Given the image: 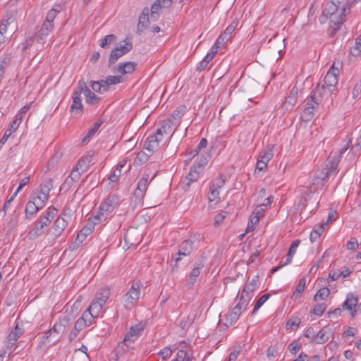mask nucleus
I'll use <instances>...</instances> for the list:
<instances>
[{
	"mask_svg": "<svg viewBox=\"0 0 361 361\" xmlns=\"http://www.w3.org/2000/svg\"><path fill=\"white\" fill-rule=\"evenodd\" d=\"M350 13L349 6L339 5L336 1L328 2L319 17V22L324 24L329 19V27L333 32H336L345 20V16Z\"/></svg>",
	"mask_w": 361,
	"mask_h": 361,
	"instance_id": "1",
	"label": "nucleus"
},
{
	"mask_svg": "<svg viewBox=\"0 0 361 361\" xmlns=\"http://www.w3.org/2000/svg\"><path fill=\"white\" fill-rule=\"evenodd\" d=\"M120 197L116 194L109 195L99 207L98 214L94 219L105 223L111 217L114 210L120 204Z\"/></svg>",
	"mask_w": 361,
	"mask_h": 361,
	"instance_id": "2",
	"label": "nucleus"
},
{
	"mask_svg": "<svg viewBox=\"0 0 361 361\" xmlns=\"http://www.w3.org/2000/svg\"><path fill=\"white\" fill-rule=\"evenodd\" d=\"M56 213L57 209L56 208L49 207L47 211L39 216L35 227L30 231L28 233L30 238L34 239L41 235L44 233V228L50 224Z\"/></svg>",
	"mask_w": 361,
	"mask_h": 361,
	"instance_id": "3",
	"label": "nucleus"
},
{
	"mask_svg": "<svg viewBox=\"0 0 361 361\" xmlns=\"http://www.w3.org/2000/svg\"><path fill=\"white\" fill-rule=\"evenodd\" d=\"M53 30V28H51L44 25H42L40 30L35 37H30L26 39V41L22 44V49L25 50L32 45L36 43V49H42L44 47V44L46 43V38L50 34V32Z\"/></svg>",
	"mask_w": 361,
	"mask_h": 361,
	"instance_id": "4",
	"label": "nucleus"
},
{
	"mask_svg": "<svg viewBox=\"0 0 361 361\" xmlns=\"http://www.w3.org/2000/svg\"><path fill=\"white\" fill-rule=\"evenodd\" d=\"M250 300V298H245L244 295H241L240 300L236 305L225 314L226 322L229 324H232L235 322L242 312L247 308Z\"/></svg>",
	"mask_w": 361,
	"mask_h": 361,
	"instance_id": "5",
	"label": "nucleus"
},
{
	"mask_svg": "<svg viewBox=\"0 0 361 361\" xmlns=\"http://www.w3.org/2000/svg\"><path fill=\"white\" fill-rule=\"evenodd\" d=\"M159 131H156L153 135L149 136L145 143V149L151 154L156 152L160 147L161 145H164L169 142V138L166 140L162 137L159 133Z\"/></svg>",
	"mask_w": 361,
	"mask_h": 361,
	"instance_id": "6",
	"label": "nucleus"
},
{
	"mask_svg": "<svg viewBox=\"0 0 361 361\" xmlns=\"http://www.w3.org/2000/svg\"><path fill=\"white\" fill-rule=\"evenodd\" d=\"M140 285L138 283H133L123 296V302L126 308H131L140 298Z\"/></svg>",
	"mask_w": 361,
	"mask_h": 361,
	"instance_id": "7",
	"label": "nucleus"
},
{
	"mask_svg": "<svg viewBox=\"0 0 361 361\" xmlns=\"http://www.w3.org/2000/svg\"><path fill=\"white\" fill-rule=\"evenodd\" d=\"M91 324L92 317L89 315V313H82V316L75 322L74 328L69 334V341L71 342L75 340L78 336L79 332Z\"/></svg>",
	"mask_w": 361,
	"mask_h": 361,
	"instance_id": "8",
	"label": "nucleus"
},
{
	"mask_svg": "<svg viewBox=\"0 0 361 361\" xmlns=\"http://www.w3.org/2000/svg\"><path fill=\"white\" fill-rule=\"evenodd\" d=\"M340 63H338V67H335V64H332L331 68L326 74L323 84L325 87L335 90L336 85L338 83V75L340 72Z\"/></svg>",
	"mask_w": 361,
	"mask_h": 361,
	"instance_id": "9",
	"label": "nucleus"
},
{
	"mask_svg": "<svg viewBox=\"0 0 361 361\" xmlns=\"http://www.w3.org/2000/svg\"><path fill=\"white\" fill-rule=\"evenodd\" d=\"M24 334V329L22 326L17 324L15 328L9 333L8 337L4 341L6 348L9 350L8 355H10L13 352V348L15 346L18 339Z\"/></svg>",
	"mask_w": 361,
	"mask_h": 361,
	"instance_id": "10",
	"label": "nucleus"
},
{
	"mask_svg": "<svg viewBox=\"0 0 361 361\" xmlns=\"http://www.w3.org/2000/svg\"><path fill=\"white\" fill-rule=\"evenodd\" d=\"M52 188V180L51 178H45L39 185L33 196L46 204L49 197V192Z\"/></svg>",
	"mask_w": 361,
	"mask_h": 361,
	"instance_id": "11",
	"label": "nucleus"
},
{
	"mask_svg": "<svg viewBox=\"0 0 361 361\" xmlns=\"http://www.w3.org/2000/svg\"><path fill=\"white\" fill-rule=\"evenodd\" d=\"M144 328L145 325L142 322L137 323L135 325L130 326L124 337V345L128 346L129 344L134 343L137 338L141 336Z\"/></svg>",
	"mask_w": 361,
	"mask_h": 361,
	"instance_id": "12",
	"label": "nucleus"
},
{
	"mask_svg": "<svg viewBox=\"0 0 361 361\" xmlns=\"http://www.w3.org/2000/svg\"><path fill=\"white\" fill-rule=\"evenodd\" d=\"M132 44L130 42H125L123 44H120L114 49L110 54L109 59V66L115 63L116 61L132 49Z\"/></svg>",
	"mask_w": 361,
	"mask_h": 361,
	"instance_id": "13",
	"label": "nucleus"
},
{
	"mask_svg": "<svg viewBox=\"0 0 361 361\" xmlns=\"http://www.w3.org/2000/svg\"><path fill=\"white\" fill-rule=\"evenodd\" d=\"M298 92L299 90L296 85L290 87L288 96L285 98V100L281 104V107L283 109H284V111H290L296 105Z\"/></svg>",
	"mask_w": 361,
	"mask_h": 361,
	"instance_id": "14",
	"label": "nucleus"
},
{
	"mask_svg": "<svg viewBox=\"0 0 361 361\" xmlns=\"http://www.w3.org/2000/svg\"><path fill=\"white\" fill-rule=\"evenodd\" d=\"M225 184V180L221 177L216 178L210 185L208 194V200L213 202L219 198L220 191L222 190Z\"/></svg>",
	"mask_w": 361,
	"mask_h": 361,
	"instance_id": "15",
	"label": "nucleus"
},
{
	"mask_svg": "<svg viewBox=\"0 0 361 361\" xmlns=\"http://www.w3.org/2000/svg\"><path fill=\"white\" fill-rule=\"evenodd\" d=\"M193 250V242L190 240H185L179 245L177 257L173 260L175 266H178V262L182 259L183 257L189 256Z\"/></svg>",
	"mask_w": 361,
	"mask_h": 361,
	"instance_id": "16",
	"label": "nucleus"
},
{
	"mask_svg": "<svg viewBox=\"0 0 361 361\" xmlns=\"http://www.w3.org/2000/svg\"><path fill=\"white\" fill-rule=\"evenodd\" d=\"M45 203L33 196L25 207V216L27 219L32 218L37 212L45 206Z\"/></svg>",
	"mask_w": 361,
	"mask_h": 361,
	"instance_id": "17",
	"label": "nucleus"
},
{
	"mask_svg": "<svg viewBox=\"0 0 361 361\" xmlns=\"http://www.w3.org/2000/svg\"><path fill=\"white\" fill-rule=\"evenodd\" d=\"M67 225L68 222L64 219L58 217L51 230L47 233V235L50 238L55 239L62 233Z\"/></svg>",
	"mask_w": 361,
	"mask_h": 361,
	"instance_id": "18",
	"label": "nucleus"
},
{
	"mask_svg": "<svg viewBox=\"0 0 361 361\" xmlns=\"http://www.w3.org/2000/svg\"><path fill=\"white\" fill-rule=\"evenodd\" d=\"M159 130V135L164 137L165 140L169 138V141L176 129H175L173 123L171 120L166 119L162 121L161 126L156 130V131Z\"/></svg>",
	"mask_w": 361,
	"mask_h": 361,
	"instance_id": "19",
	"label": "nucleus"
},
{
	"mask_svg": "<svg viewBox=\"0 0 361 361\" xmlns=\"http://www.w3.org/2000/svg\"><path fill=\"white\" fill-rule=\"evenodd\" d=\"M334 91V90L328 88L324 85H318L317 87L312 92L311 97L316 99L321 102L324 99H327Z\"/></svg>",
	"mask_w": 361,
	"mask_h": 361,
	"instance_id": "20",
	"label": "nucleus"
},
{
	"mask_svg": "<svg viewBox=\"0 0 361 361\" xmlns=\"http://www.w3.org/2000/svg\"><path fill=\"white\" fill-rule=\"evenodd\" d=\"M64 6L62 4H56L54 8L50 9L46 14L45 20L43 25L48 26L51 28L54 27V20L56 18L58 13L64 10Z\"/></svg>",
	"mask_w": 361,
	"mask_h": 361,
	"instance_id": "21",
	"label": "nucleus"
},
{
	"mask_svg": "<svg viewBox=\"0 0 361 361\" xmlns=\"http://www.w3.org/2000/svg\"><path fill=\"white\" fill-rule=\"evenodd\" d=\"M149 178V176L148 174H144L137 183V188L135 190L134 195L135 199L138 200L139 202L142 200L147 189Z\"/></svg>",
	"mask_w": 361,
	"mask_h": 361,
	"instance_id": "22",
	"label": "nucleus"
},
{
	"mask_svg": "<svg viewBox=\"0 0 361 361\" xmlns=\"http://www.w3.org/2000/svg\"><path fill=\"white\" fill-rule=\"evenodd\" d=\"M104 305L93 299L90 306L83 313H89V315L92 317V322L94 319L99 317L104 313Z\"/></svg>",
	"mask_w": 361,
	"mask_h": 361,
	"instance_id": "23",
	"label": "nucleus"
},
{
	"mask_svg": "<svg viewBox=\"0 0 361 361\" xmlns=\"http://www.w3.org/2000/svg\"><path fill=\"white\" fill-rule=\"evenodd\" d=\"M149 9L147 7L143 8L141 15L139 17L138 23L137 25V33L141 35L149 26Z\"/></svg>",
	"mask_w": 361,
	"mask_h": 361,
	"instance_id": "24",
	"label": "nucleus"
},
{
	"mask_svg": "<svg viewBox=\"0 0 361 361\" xmlns=\"http://www.w3.org/2000/svg\"><path fill=\"white\" fill-rule=\"evenodd\" d=\"M204 263L202 259H199L195 263L194 267L191 270L188 279V286H192L195 283L197 278L200 276L201 269L204 267Z\"/></svg>",
	"mask_w": 361,
	"mask_h": 361,
	"instance_id": "25",
	"label": "nucleus"
},
{
	"mask_svg": "<svg viewBox=\"0 0 361 361\" xmlns=\"http://www.w3.org/2000/svg\"><path fill=\"white\" fill-rule=\"evenodd\" d=\"M137 66V63L133 61L120 63L114 68V73H120L122 76L126 74L132 73Z\"/></svg>",
	"mask_w": 361,
	"mask_h": 361,
	"instance_id": "26",
	"label": "nucleus"
},
{
	"mask_svg": "<svg viewBox=\"0 0 361 361\" xmlns=\"http://www.w3.org/2000/svg\"><path fill=\"white\" fill-rule=\"evenodd\" d=\"M358 299L353 293H348L346 297L345 301L343 303V309L347 310L350 314L354 317L357 312L356 307L357 305Z\"/></svg>",
	"mask_w": 361,
	"mask_h": 361,
	"instance_id": "27",
	"label": "nucleus"
},
{
	"mask_svg": "<svg viewBox=\"0 0 361 361\" xmlns=\"http://www.w3.org/2000/svg\"><path fill=\"white\" fill-rule=\"evenodd\" d=\"M186 107L185 106H180L175 109L171 115L167 118L173 123L175 129H177L180 123V120L185 113Z\"/></svg>",
	"mask_w": 361,
	"mask_h": 361,
	"instance_id": "28",
	"label": "nucleus"
},
{
	"mask_svg": "<svg viewBox=\"0 0 361 361\" xmlns=\"http://www.w3.org/2000/svg\"><path fill=\"white\" fill-rule=\"evenodd\" d=\"M200 171L197 170V166H192L185 181L182 183V187L184 190H187L190 184L192 182L197 180Z\"/></svg>",
	"mask_w": 361,
	"mask_h": 361,
	"instance_id": "29",
	"label": "nucleus"
},
{
	"mask_svg": "<svg viewBox=\"0 0 361 361\" xmlns=\"http://www.w3.org/2000/svg\"><path fill=\"white\" fill-rule=\"evenodd\" d=\"M59 338L60 336L59 335H56L55 333L51 332V330L49 329L42 337L41 343L47 346L54 345L59 341Z\"/></svg>",
	"mask_w": 361,
	"mask_h": 361,
	"instance_id": "30",
	"label": "nucleus"
},
{
	"mask_svg": "<svg viewBox=\"0 0 361 361\" xmlns=\"http://www.w3.org/2000/svg\"><path fill=\"white\" fill-rule=\"evenodd\" d=\"M94 154V152L93 151H89L87 154L79 159L76 166L80 169V171L85 172L87 171L89 164L92 161Z\"/></svg>",
	"mask_w": 361,
	"mask_h": 361,
	"instance_id": "31",
	"label": "nucleus"
},
{
	"mask_svg": "<svg viewBox=\"0 0 361 361\" xmlns=\"http://www.w3.org/2000/svg\"><path fill=\"white\" fill-rule=\"evenodd\" d=\"M110 295V288L109 287H103L95 293L94 299L105 305Z\"/></svg>",
	"mask_w": 361,
	"mask_h": 361,
	"instance_id": "32",
	"label": "nucleus"
},
{
	"mask_svg": "<svg viewBox=\"0 0 361 361\" xmlns=\"http://www.w3.org/2000/svg\"><path fill=\"white\" fill-rule=\"evenodd\" d=\"M331 335V331L327 327H324L317 332L316 338L314 339V343L317 344H322L325 343Z\"/></svg>",
	"mask_w": 361,
	"mask_h": 361,
	"instance_id": "33",
	"label": "nucleus"
},
{
	"mask_svg": "<svg viewBox=\"0 0 361 361\" xmlns=\"http://www.w3.org/2000/svg\"><path fill=\"white\" fill-rule=\"evenodd\" d=\"M68 322V319L66 317H63V319H59V321L57 322L51 329V332H54L60 336V335L63 334L65 331Z\"/></svg>",
	"mask_w": 361,
	"mask_h": 361,
	"instance_id": "34",
	"label": "nucleus"
},
{
	"mask_svg": "<svg viewBox=\"0 0 361 361\" xmlns=\"http://www.w3.org/2000/svg\"><path fill=\"white\" fill-rule=\"evenodd\" d=\"M272 148V146H268L266 149L259 153L257 159L262 160L267 164V163L273 157Z\"/></svg>",
	"mask_w": 361,
	"mask_h": 361,
	"instance_id": "35",
	"label": "nucleus"
},
{
	"mask_svg": "<svg viewBox=\"0 0 361 361\" xmlns=\"http://www.w3.org/2000/svg\"><path fill=\"white\" fill-rule=\"evenodd\" d=\"M161 8H163L161 6V5L157 1H155L152 5L150 9V17L152 20L156 21L159 19Z\"/></svg>",
	"mask_w": 361,
	"mask_h": 361,
	"instance_id": "36",
	"label": "nucleus"
},
{
	"mask_svg": "<svg viewBox=\"0 0 361 361\" xmlns=\"http://www.w3.org/2000/svg\"><path fill=\"white\" fill-rule=\"evenodd\" d=\"M325 227L324 224H320L319 226H315L312 231L310 235V240L312 243L315 242L321 235V234L324 232Z\"/></svg>",
	"mask_w": 361,
	"mask_h": 361,
	"instance_id": "37",
	"label": "nucleus"
},
{
	"mask_svg": "<svg viewBox=\"0 0 361 361\" xmlns=\"http://www.w3.org/2000/svg\"><path fill=\"white\" fill-rule=\"evenodd\" d=\"M305 288V280L302 279L299 281L295 290L293 293L291 295L292 300H296L297 299L300 298V294L304 291Z\"/></svg>",
	"mask_w": 361,
	"mask_h": 361,
	"instance_id": "38",
	"label": "nucleus"
},
{
	"mask_svg": "<svg viewBox=\"0 0 361 361\" xmlns=\"http://www.w3.org/2000/svg\"><path fill=\"white\" fill-rule=\"evenodd\" d=\"M152 154H151L150 152L149 154H147L144 151H140V152L137 153V156L134 159V164L137 166L142 165L148 160V159Z\"/></svg>",
	"mask_w": 361,
	"mask_h": 361,
	"instance_id": "39",
	"label": "nucleus"
},
{
	"mask_svg": "<svg viewBox=\"0 0 361 361\" xmlns=\"http://www.w3.org/2000/svg\"><path fill=\"white\" fill-rule=\"evenodd\" d=\"M106 89H109V86L111 85L119 84L123 82V78L121 75H111L104 80Z\"/></svg>",
	"mask_w": 361,
	"mask_h": 361,
	"instance_id": "40",
	"label": "nucleus"
},
{
	"mask_svg": "<svg viewBox=\"0 0 361 361\" xmlns=\"http://www.w3.org/2000/svg\"><path fill=\"white\" fill-rule=\"evenodd\" d=\"M313 116L314 110L312 106H305L300 114V118L305 122L310 121Z\"/></svg>",
	"mask_w": 361,
	"mask_h": 361,
	"instance_id": "41",
	"label": "nucleus"
},
{
	"mask_svg": "<svg viewBox=\"0 0 361 361\" xmlns=\"http://www.w3.org/2000/svg\"><path fill=\"white\" fill-rule=\"evenodd\" d=\"M90 85L92 89L95 92H104L107 91L104 80L99 81H91Z\"/></svg>",
	"mask_w": 361,
	"mask_h": 361,
	"instance_id": "42",
	"label": "nucleus"
},
{
	"mask_svg": "<svg viewBox=\"0 0 361 361\" xmlns=\"http://www.w3.org/2000/svg\"><path fill=\"white\" fill-rule=\"evenodd\" d=\"M83 105L82 102H73L70 108V112L73 116H79L82 114Z\"/></svg>",
	"mask_w": 361,
	"mask_h": 361,
	"instance_id": "43",
	"label": "nucleus"
},
{
	"mask_svg": "<svg viewBox=\"0 0 361 361\" xmlns=\"http://www.w3.org/2000/svg\"><path fill=\"white\" fill-rule=\"evenodd\" d=\"M346 149H347V148L342 149L340 151L339 159H338L336 161H335L334 163L331 162V161H329L331 163V166L329 169L328 171L326 172V175H324L323 177H321V178L317 177V178H319L322 180H324L326 178V177L327 176V175H329L331 172L334 171L336 169V167L338 164L341 157H342L343 153H344Z\"/></svg>",
	"mask_w": 361,
	"mask_h": 361,
	"instance_id": "44",
	"label": "nucleus"
},
{
	"mask_svg": "<svg viewBox=\"0 0 361 361\" xmlns=\"http://www.w3.org/2000/svg\"><path fill=\"white\" fill-rule=\"evenodd\" d=\"M256 287V279H252L249 283H247L243 289L241 295H244L245 298H250L248 294L254 291Z\"/></svg>",
	"mask_w": 361,
	"mask_h": 361,
	"instance_id": "45",
	"label": "nucleus"
},
{
	"mask_svg": "<svg viewBox=\"0 0 361 361\" xmlns=\"http://www.w3.org/2000/svg\"><path fill=\"white\" fill-rule=\"evenodd\" d=\"M97 220L94 221H89L87 224L80 230V231L86 236L89 235L94 230L95 224H100Z\"/></svg>",
	"mask_w": 361,
	"mask_h": 361,
	"instance_id": "46",
	"label": "nucleus"
},
{
	"mask_svg": "<svg viewBox=\"0 0 361 361\" xmlns=\"http://www.w3.org/2000/svg\"><path fill=\"white\" fill-rule=\"evenodd\" d=\"M102 122L100 121H97L93 126L88 130L87 135L85 136V137L82 139V142H87L92 136L94 135L96 131L99 129V128L101 126Z\"/></svg>",
	"mask_w": 361,
	"mask_h": 361,
	"instance_id": "47",
	"label": "nucleus"
},
{
	"mask_svg": "<svg viewBox=\"0 0 361 361\" xmlns=\"http://www.w3.org/2000/svg\"><path fill=\"white\" fill-rule=\"evenodd\" d=\"M74 214V211L71 209L69 206L66 205L60 216L58 217H62L68 223V221L71 219L73 215Z\"/></svg>",
	"mask_w": 361,
	"mask_h": 361,
	"instance_id": "48",
	"label": "nucleus"
},
{
	"mask_svg": "<svg viewBox=\"0 0 361 361\" xmlns=\"http://www.w3.org/2000/svg\"><path fill=\"white\" fill-rule=\"evenodd\" d=\"M330 294V290L328 288H320L314 295V300L317 301L319 300L326 299Z\"/></svg>",
	"mask_w": 361,
	"mask_h": 361,
	"instance_id": "49",
	"label": "nucleus"
},
{
	"mask_svg": "<svg viewBox=\"0 0 361 361\" xmlns=\"http://www.w3.org/2000/svg\"><path fill=\"white\" fill-rule=\"evenodd\" d=\"M350 53L355 56H359L361 53V36L356 38L355 43L350 49Z\"/></svg>",
	"mask_w": 361,
	"mask_h": 361,
	"instance_id": "50",
	"label": "nucleus"
},
{
	"mask_svg": "<svg viewBox=\"0 0 361 361\" xmlns=\"http://www.w3.org/2000/svg\"><path fill=\"white\" fill-rule=\"evenodd\" d=\"M172 361H190V357L185 350H180L177 353L176 358Z\"/></svg>",
	"mask_w": 361,
	"mask_h": 361,
	"instance_id": "51",
	"label": "nucleus"
},
{
	"mask_svg": "<svg viewBox=\"0 0 361 361\" xmlns=\"http://www.w3.org/2000/svg\"><path fill=\"white\" fill-rule=\"evenodd\" d=\"M116 39V37L114 35H106L104 39L101 40L100 47L102 48H107L110 44L114 42Z\"/></svg>",
	"mask_w": 361,
	"mask_h": 361,
	"instance_id": "52",
	"label": "nucleus"
},
{
	"mask_svg": "<svg viewBox=\"0 0 361 361\" xmlns=\"http://www.w3.org/2000/svg\"><path fill=\"white\" fill-rule=\"evenodd\" d=\"M300 324V319L298 317L289 319L286 324V329L294 330L296 329Z\"/></svg>",
	"mask_w": 361,
	"mask_h": 361,
	"instance_id": "53",
	"label": "nucleus"
},
{
	"mask_svg": "<svg viewBox=\"0 0 361 361\" xmlns=\"http://www.w3.org/2000/svg\"><path fill=\"white\" fill-rule=\"evenodd\" d=\"M173 350L171 346L165 347L164 349L161 350L158 353V355L163 360H166L167 358L170 357L172 355Z\"/></svg>",
	"mask_w": 361,
	"mask_h": 361,
	"instance_id": "54",
	"label": "nucleus"
},
{
	"mask_svg": "<svg viewBox=\"0 0 361 361\" xmlns=\"http://www.w3.org/2000/svg\"><path fill=\"white\" fill-rule=\"evenodd\" d=\"M78 87L79 88V91L80 92L83 93L84 95L86 97V98L88 97L89 95H90L92 94V92L90 91V90L88 88V87L87 86L85 82L84 81H79L78 82Z\"/></svg>",
	"mask_w": 361,
	"mask_h": 361,
	"instance_id": "55",
	"label": "nucleus"
},
{
	"mask_svg": "<svg viewBox=\"0 0 361 361\" xmlns=\"http://www.w3.org/2000/svg\"><path fill=\"white\" fill-rule=\"evenodd\" d=\"M269 295L267 294L263 295L261 296L257 301L254 310L252 311V314H255L257 310L263 305V304L267 300Z\"/></svg>",
	"mask_w": 361,
	"mask_h": 361,
	"instance_id": "56",
	"label": "nucleus"
},
{
	"mask_svg": "<svg viewBox=\"0 0 361 361\" xmlns=\"http://www.w3.org/2000/svg\"><path fill=\"white\" fill-rule=\"evenodd\" d=\"M326 306L324 303L317 304L314 306L312 312L314 314L317 316H322L325 311Z\"/></svg>",
	"mask_w": 361,
	"mask_h": 361,
	"instance_id": "57",
	"label": "nucleus"
},
{
	"mask_svg": "<svg viewBox=\"0 0 361 361\" xmlns=\"http://www.w3.org/2000/svg\"><path fill=\"white\" fill-rule=\"evenodd\" d=\"M82 172L80 171V169L77 167V166L72 170L69 178L73 181H78L80 178V174Z\"/></svg>",
	"mask_w": 361,
	"mask_h": 361,
	"instance_id": "58",
	"label": "nucleus"
},
{
	"mask_svg": "<svg viewBox=\"0 0 361 361\" xmlns=\"http://www.w3.org/2000/svg\"><path fill=\"white\" fill-rule=\"evenodd\" d=\"M31 105L32 102H30L21 108L20 110L18 112L16 118H20V120L22 121L27 111L30 109Z\"/></svg>",
	"mask_w": 361,
	"mask_h": 361,
	"instance_id": "59",
	"label": "nucleus"
},
{
	"mask_svg": "<svg viewBox=\"0 0 361 361\" xmlns=\"http://www.w3.org/2000/svg\"><path fill=\"white\" fill-rule=\"evenodd\" d=\"M121 176V170L119 168H116L114 171L110 174L109 179L111 182H116Z\"/></svg>",
	"mask_w": 361,
	"mask_h": 361,
	"instance_id": "60",
	"label": "nucleus"
},
{
	"mask_svg": "<svg viewBox=\"0 0 361 361\" xmlns=\"http://www.w3.org/2000/svg\"><path fill=\"white\" fill-rule=\"evenodd\" d=\"M21 121H22L20 120V118H16V117L15 120L10 125L9 128L6 130V131H8V133L11 132V133L13 132H15L18 129V128L19 125L20 124Z\"/></svg>",
	"mask_w": 361,
	"mask_h": 361,
	"instance_id": "61",
	"label": "nucleus"
},
{
	"mask_svg": "<svg viewBox=\"0 0 361 361\" xmlns=\"http://www.w3.org/2000/svg\"><path fill=\"white\" fill-rule=\"evenodd\" d=\"M317 332L313 326L309 327L305 334V337L310 339L312 342H314V338H316Z\"/></svg>",
	"mask_w": 361,
	"mask_h": 361,
	"instance_id": "62",
	"label": "nucleus"
},
{
	"mask_svg": "<svg viewBox=\"0 0 361 361\" xmlns=\"http://www.w3.org/2000/svg\"><path fill=\"white\" fill-rule=\"evenodd\" d=\"M361 93V79L358 82L355 84L352 91V95L354 99L358 97L360 94Z\"/></svg>",
	"mask_w": 361,
	"mask_h": 361,
	"instance_id": "63",
	"label": "nucleus"
},
{
	"mask_svg": "<svg viewBox=\"0 0 361 361\" xmlns=\"http://www.w3.org/2000/svg\"><path fill=\"white\" fill-rule=\"evenodd\" d=\"M265 210L266 209L261 204H259L255 207L252 214L261 219L264 216V212Z\"/></svg>",
	"mask_w": 361,
	"mask_h": 361,
	"instance_id": "64",
	"label": "nucleus"
}]
</instances>
